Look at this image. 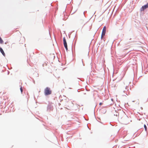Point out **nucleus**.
Instances as JSON below:
<instances>
[{
    "label": "nucleus",
    "instance_id": "obj_1",
    "mask_svg": "<svg viewBox=\"0 0 148 148\" xmlns=\"http://www.w3.org/2000/svg\"><path fill=\"white\" fill-rule=\"evenodd\" d=\"M44 93L45 95H50L51 93V90L49 88L47 87L45 89Z\"/></svg>",
    "mask_w": 148,
    "mask_h": 148
},
{
    "label": "nucleus",
    "instance_id": "obj_2",
    "mask_svg": "<svg viewBox=\"0 0 148 148\" xmlns=\"http://www.w3.org/2000/svg\"><path fill=\"white\" fill-rule=\"evenodd\" d=\"M106 27L105 26H104L102 30V33L101 36V38H102L103 36L105 35L106 32Z\"/></svg>",
    "mask_w": 148,
    "mask_h": 148
},
{
    "label": "nucleus",
    "instance_id": "obj_3",
    "mask_svg": "<svg viewBox=\"0 0 148 148\" xmlns=\"http://www.w3.org/2000/svg\"><path fill=\"white\" fill-rule=\"evenodd\" d=\"M147 8H148V3L145 5L142 6L140 9L141 11H144Z\"/></svg>",
    "mask_w": 148,
    "mask_h": 148
},
{
    "label": "nucleus",
    "instance_id": "obj_4",
    "mask_svg": "<svg viewBox=\"0 0 148 148\" xmlns=\"http://www.w3.org/2000/svg\"><path fill=\"white\" fill-rule=\"evenodd\" d=\"M63 40L64 42V45L65 48L66 50L67 51L68 50L67 45L66 41V40L65 37H64L63 38Z\"/></svg>",
    "mask_w": 148,
    "mask_h": 148
},
{
    "label": "nucleus",
    "instance_id": "obj_5",
    "mask_svg": "<svg viewBox=\"0 0 148 148\" xmlns=\"http://www.w3.org/2000/svg\"><path fill=\"white\" fill-rule=\"evenodd\" d=\"M0 51L2 53L3 55V56H5V54L2 48L1 47H0Z\"/></svg>",
    "mask_w": 148,
    "mask_h": 148
},
{
    "label": "nucleus",
    "instance_id": "obj_6",
    "mask_svg": "<svg viewBox=\"0 0 148 148\" xmlns=\"http://www.w3.org/2000/svg\"><path fill=\"white\" fill-rule=\"evenodd\" d=\"M3 41L0 36V43L1 44H3Z\"/></svg>",
    "mask_w": 148,
    "mask_h": 148
},
{
    "label": "nucleus",
    "instance_id": "obj_7",
    "mask_svg": "<svg viewBox=\"0 0 148 148\" xmlns=\"http://www.w3.org/2000/svg\"><path fill=\"white\" fill-rule=\"evenodd\" d=\"M144 127L145 128V131H147V127L145 125H144Z\"/></svg>",
    "mask_w": 148,
    "mask_h": 148
},
{
    "label": "nucleus",
    "instance_id": "obj_8",
    "mask_svg": "<svg viewBox=\"0 0 148 148\" xmlns=\"http://www.w3.org/2000/svg\"><path fill=\"white\" fill-rule=\"evenodd\" d=\"M20 90H21V93H22V92H23V88H22V86H21L20 87Z\"/></svg>",
    "mask_w": 148,
    "mask_h": 148
},
{
    "label": "nucleus",
    "instance_id": "obj_9",
    "mask_svg": "<svg viewBox=\"0 0 148 148\" xmlns=\"http://www.w3.org/2000/svg\"><path fill=\"white\" fill-rule=\"evenodd\" d=\"M102 104V103H99V105H101Z\"/></svg>",
    "mask_w": 148,
    "mask_h": 148
}]
</instances>
